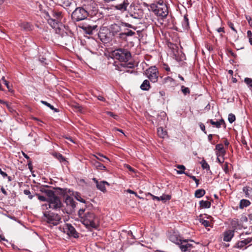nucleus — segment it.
I'll use <instances>...</instances> for the list:
<instances>
[{
    "instance_id": "nucleus-1",
    "label": "nucleus",
    "mask_w": 252,
    "mask_h": 252,
    "mask_svg": "<svg viewBox=\"0 0 252 252\" xmlns=\"http://www.w3.org/2000/svg\"><path fill=\"white\" fill-rule=\"evenodd\" d=\"M90 205H85V208H80L78 215L81 222L87 227L96 228L99 224V220L95 215L88 209Z\"/></svg>"
},
{
    "instance_id": "nucleus-2",
    "label": "nucleus",
    "mask_w": 252,
    "mask_h": 252,
    "mask_svg": "<svg viewBox=\"0 0 252 252\" xmlns=\"http://www.w3.org/2000/svg\"><path fill=\"white\" fill-rule=\"evenodd\" d=\"M45 18L51 27L55 29L56 32L60 30L62 26V20L63 18V12L56 8H51L49 11H44Z\"/></svg>"
},
{
    "instance_id": "nucleus-3",
    "label": "nucleus",
    "mask_w": 252,
    "mask_h": 252,
    "mask_svg": "<svg viewBox=\"0 0 252 252\" xmlns=\"http://www.w3.org/2000/svg\"><path fill=\"white\" fill-rule=\"evenodd\" d=\"M112 55L114 59L119 60L121 62H124V63H121L122 66L132 68L134 67V64L132 63H126L131 58L130 52L125 48H118L114 50Z\"/></svg>"
},
{
    "instance_id": "nucleus-4",
    "label": "nucleus",
    "mask_w": 252,
    "mask_h": 252,
    "mask_svg": "<svg viewBox=\"0 0 252 252\" xmlns=\"http://www.w3.org/2000/svg\"><path fill=\"white\" fill-rule=\"evenodd\" d=\"M132 29L136 30V27L132 25L125 22H122L120 27H118V30L120 31V32L117 35V38L123 41H127L128 37L135 35V32L129 29Z\"/></svg>"
},
{
    "instance_id": "nucleus-5",
    "label": "nucleus",
    "mask_w": 252,
    "mask_h": 252,
    "mask_svg": "<svg viewBox=\"0 0 252 252\" xmlns=\"http://www.w3.org/2000/svg\"><path fill=\"white\" fill-rule=\"evenodd\" d=\"M152 11L158 16L166 18L168 14V9L166 3L163 0H159L150 6Z\"/></svg>"
},
{
    "instance_id": "nucleus-6",
    "label": "nucleus",
    "mask_w": 252,
    "mask_h": 252,
    "mask_svg": "<svg viewBox=\"0 0 252 252\" xmlns=\"http://www.w3.org/2000/svg\"><path fill=\"white\" fill-rule=\"evenodd\" d=\"M89 11L86 6L76 7L72 12L71 19L75 22H79L86 19L89 15Z\"/></svg>"
},
{
    "instance_id": "nucleus-7",
    "label": "nucleus",
    "mask_w": 252,
    "mask_h": 252,
    "mask_svg": "<svg viewBox=\"0 0 252 252\" xmlns=\"http://www.w3.org/2000/svg\"><path fill=\"white\" fill-rule=\"evenodd\" d=\"M43 220L47 223L54 226L62 222V217L57 213L51 211H45L43 212Z\"/></svg>"
},
{
    "instance_id": "nucleus-8",
    "label": "nucleus",
    "mask_w": 252,
    "mask_h": 252,
    "mask_svg": "<svg viewBox=\"0 0 252 252\" xmlns=\"http://www.w3.org/2000/svg\"><path fill=\"white\" fill-rule=\"evenodd\" d=\"M145 75L152 83H157L159 77V71L156 66L149 67L145 71Z\"/></svg>"
},
{
    "instance_id": "nucleus-9",
    "label": "nucleus",
    "mask_w": 252,
    "mask_h": 252,
    "mask_svg": "<svg viewBox=\"0 0 252 252\" xmlns=\"http://www.w3.org/2000/svg\"><path fill=\"white\" fill-rule=\"evenodd\" d=\"M49 207L53 210H57L62 207V203L60 198L54 193L53 195L47 198Z\"/></svg>"
},
{
    "instance_id": "nucleus-10",
    "label": "nucleus",
    "mask_w": 252,
    "mask_h": 252,
    "mask_svg": "<svg viewBox=\"0 0 252 252\" xmlns=\"http://www.w3.org/2000/svg\"><path fill=\"white\" fill-rule=\"evenodd\" d=\"M75 39L71 33L63 32L60 38V43L64 45L70 47L73 45Z\"/></svg>"
},
{
    "instance_id": "nucleus-11",
    "label": "nucleus",
    "mask_w": 252,
    "mask_h": 252,
    "mask_svg": "<svg viewBox=\"0 0 252 252\" xmlns=\"http://www.w3.org/2000/svg\"><path fill=\"white\" fill-rule=\"evenodd\" d=\"M63 231L69 237H72L74 238L79 237V233L71 224L66 223L63 227Z\"/></svg>"
},
{
    "instance_id": "nucleus-12",
    "label": "nucleus",
    "mask_w": 252,
    "mask_h": 252,
    "mask_svg": "<svg viewBox=\"0 0 252 252\" xmlns=\"http://www.w3.org/2000/svg\"><path fill=\"white\" fill-rule=\"evenodd\" d=\"M64 202L67 209L69 210V212H67V213L70 214L75 211L77 203L74 200L73 198L67 195L65 197Z\"/></svg>"
},
{
    "instance_id": "nucleus-13",
    "label": "nucleus",
    "mask_w": 252,
    "mask_h": 252,
    "mask_svg": "<svg viewBox=\"0 0 252 252\" xmlns=\"http://www.w3.org/2000/svg\"><path fill=\"white\" fill-rule=\"evenodd\" d=\"M189 241L193 242L191 240L184 239L181 241V244L178 245L182 252H190L193 248L192 244L189 243Z\"/></svg>"
},
{
    "instance_id": "nucleus-14",
    "label": "nucleus",
    "mask_w": 252,
    "mask_h": 252,
    "mask_svg": "<svg viewBox=\"0 0 252 252\" xmlns=\"http://www.w3.org/2000/svg\"><path fill=\"white\" fill-rule=\"evenodd\" d=\"M59 189L60 190L62 191V193L64 195L67 193V192L71 194L70 192H72L71 194L74 196L76 200L86 204V200L82 198L81 194L79 192L77 191L73 192V191H71L70 189Z\"/></svg>"
},
{
    "instance_id": "nucleus-15",
    "label": "nucleus",
    "mask_w": 252,
    "mask_h": 252,
    "mask_svg": "<svg viewBox=\"0 0 252 252\" xmlns=\"http://www.w3.org/2000/svg\"><path fill=\"white\" fill-rule=\"evenodd\" d=\"M92 180L96 184V188L103 192L106 191L105 186H110V184L106 181H102L99 182L95 178H93Z\"/></svg>"
},
{
    "instance_id": "nucleus-16",
    "label": "nucleus",
    "mask_w": 252,
    "mask_h": 252,
    "mask_svg": "<svg viewBox=\"0 0 252 252\" xmlns=\"http://www.w3.org/2000/svg\"><path fill=\"white\" fill-rule=\"evenodd\" d=\"M161 84L168 87H173L176 85V81L171 77L167 76L162 78Z\"/></svg>"
},
{
    "instance_id": "nucleus-17",
    "label": "nucleus",
    "mask_w": 252,
    "mask_h": 252,
    "mask_svg": "<svg viewBox=\"0 0 252 252\" xmlns=\"http://www.w3.org/2000/svg\"><path fill=\"white\" fill-rule=\"evenodd\" d=\"M84 32L88 34H93V31L95 30L97 28L96 25L91 26L90 25H83L79 26Z\"/></svg>"
},
{
    "instance_id": "nucleus-18",
    "label": "nucleus",
    "mask_w": 252,
    "mask_h": 252,
    "mask_svg": "<svg viewBox=\"0 0 252 252\" xmlns=\"http://www.w3.org/2000/svg\"><path fill=\"white\" fill-rule=\"evenodd\" d=\"M91 162L92 165L97 170H107L106 167L96 159L92 158Z\"/></svg>"
},
{
    "instance_id": "nucleus-19",
    "label": "nucleus",
    "mask_w": 252,
    "mask_h": 252,
    "mask_svg": "<svg viewBox=\"0 0 252 252\" xmlns=\"http://www.w3.org/2000/svg\"><path fill=\"white\" fill-rule=\"evenodd\" d=\"M234 230H228L224 232L223 240L225 242H229L234 235Z\"/></svg>"
},
{
    "instance_id": "nucleus-20",
    "label": "nucleus",
    "mask_w": 252,
    "mask_h": 252,
    "mask_svg": "<svg viewBox=\"0 0 252 252\" xmlns=\"http://www.w3.org/2000/svg\"><path fill=\"white\" fill-rule=\"evenodd\" d=\"M18 25L21 30L26 32L32 31L33 28V26L30 23L27 22H20L18 24Z\"/></svg>"
},
{
    "instance_id": "nucleus-21",
    "label": "nucleus",
    "mask_w": 252,
    "mask_h": 252,
    "mask_svg": "<svg viewBox=\"0 0 252 252\" xmlns=\"http://www.w3.org/2000/svg\"><path fill=\"white\" fill-rule=\"evenodd\" d=\"M216 150L217 151L216 155L218 157H223L225 155L226 152L222 144H217L216 145Z\"/></svg>"
},
{
    "instance_id": "nucleus-22",
    "label": "nucleus",
    "mask_w": 252,
    "mask_h": 252,
    "mask_svg": "<svg viewBox=\"0 0 252 252\" xmlns=\"http://www.w3.org/2000/svg\"><path fill=\"white\" fill-rule=\"evenodd\" d=\"M59 4L64 8L67 9L73 5V0H58Z\"/></svg>"
},
{
    "instance_id": "nucleus-23",
    "label": "nucleus",
    "mask_w": 252,
    "mask_h": 252,
    "mask_svg": "<svg viewBox=\"0 0 252 252\" xmlns=\"http://www.w3.org/2000/svg\"><path fill=\"white\" fill-rule=\"evenodd\" d=\"M169 240L173 243L179 245V244H181V242L182 240L180 237L177 234L175 233H173L172 234L170 235L169 237Z\"/></svg>"
},
{
    "instance_id": "nucleus-24",
    "label": "nucleus",
    "mask_w": 252,
    "mask_h": 252,
    "mask_svg": "<svg viewBox=\"0 0 252 252\" xmlns=\"http://www.w3.org/2000/svg\"><path fill=\"white\" fill-rule=\"evenodd\" d=\"M47 187V186L41 187L40 188L39 190L44 193L47 196V198H49L51 196L53 195L55 192L52 190L46 189L45 187Z\"/></svg>"
},
{
    "instance_id": "nucleus-25",
    "label": "nucleus",
    "mask_w": 252,
    "mask_h": 252,
    "mask_svg": "<svg viewBox=\"0 0 252 252\" xmlns=\"http://www.w3.org/2000/svg\"><path fill=\"white\" fill-rule=\"evenodd\" d=\"M127 17H131L133 19L140 20L142 18V14L136 12H129L126 15Z\"/></svg>"
},
{
    "instance_id": "nucleus-26",
    "label": "nucleus",
    "mask_w": 252,
    "mask_h": 252,
    "mask_svg": "<svg viewBox=\"0 0 252 252\" xmlns=\"http://www.w3.org/2000/svg\"><path fill=\"white\" fill-rule=\"evenodd\" d=\"M140 88L143 91H149L151 88V85L149 81L147 79L145 80L141 84Z\"/></svg>"
},
{
    "instance_id": "nucleus-27",
    "label": "nucleus",
    "mask_w": 252,
    "mask_h": 252,
    "mask_svg": "<svg viewBox=\"0 0 252 252\" xmlns=\"http://www.w3.org/2000/svg\"><path fill=\"white\" fill-rule=\"evenodd\" d=\"M188 15L185 14L184 16L183 20L182 22V25L184 30H188L189 28V20L188 18Z\"/></svg>"
},
{
    "instance_id": "nucleus-28",
    "label": "nucleus",
    "mask_w": 252,
    "mask_h": 252,
    "mask_svg": "<svg viewBox=\"0 0 252 252\" xmlns=\"http://www.w3.org/2000/svg\"><path fill=\"white\" fill-rule=\"evenodd\" d=\"M94 156L95 157V159H96V160H98L100 161H101L103 162H105L106 161V160H107L108 161H110V159L107 157H106L105 156H104L103 155H102L100 153H98V154H97L96 156L94 155Z\"/></svg>"
},
{
    "instance_id": "nucleus-29",
    "label": "nucleus",
    "mask_w": 252,
    "mask_h": 252,
    "mask_svg": "<svg viewBox=\"0 0 252 252\" xmlns=\"http://www.w3.org/2000/svg\"><path fill=\"white\" fill-rule=\"evenodd\" d=\"M199 205L201 208H210L211 203L209 201L202 200L199 201Z\"/></svg>"
},
{
    "instance_id": "nucleus-30",
    "label": "nucleus",
    "mask_w": 252,
    "mask_h": 252,
    "mask_svg": "<svg viewBox=\"0 0 252 252\" xmlns=\"http://www.w3.org/2000/svg\"><path fill=\"white\" fill-rule=\"evenodd\" d=\"M251 204V202L247 199H243L240 200L239 207L240 209H243L249 206Z\"/></svg>"
},
{
    "instance_id": "nucleus-31",
    "label": "nucleus",
    "mask_w": 252,
    "mask_h": 252,
    "mask_svg": "<svg viewBox=\"0 0 252 252\" xmlns=\"http://www.w3.org/2000/svg\"><path fill=\"white\" fill-rule=\"evenodd\" d=\"M53 156L56 158L57 159H58L61 162H67L65 158H64L63 156L60 154L58 153H55L53 154Z\"/></svg>"
},
{
    "instance_id": "nucleus-32",
    "label": "nucleus",
    "mask_w": 252,
    "mask_h": 252,
    "mask_svg": "<svg viewBox=\"0 0 252 252\" xmlns=\"http://www.w3.org/2000/svg\"><path fill=\"white\" fill-rule=\"evenodd\" d=\"M205 191L203 189H198L195 191L194 196L196 198H200L204 195Z\"/></svg>"
},
{
    "instance_id": "nucleus-33",
    "label": "nucleus",
    "mask_w": 252,
    "mask_h": 252,
    "mask_svg": "<svg viewBox=\"0 0 252 252\" xmlns=\"http://www.w3.org/2000/svg\"><path fill=\"white\" fill-rule=\"evenodd\" d=\"M112 28L113 29V31H112L113 35L114 36H116L117 37V35L120 32V31H119L118 30V27H120V26H119L117 25V24H114V25H112Z\"/></svg>"
},
{
    "instance_id": "nucleus-34",
    "label": "nucleus",
    "mask_w": 252,
    "mask_h": 252,
    "mask_svg": "<svg viewBox=\"0 0 252 252\" xmlns=\"http://www.w3.org/2000/svg\"><path fill=\"white\" fill-rule=\"evenodd\" d=\"M41 102L42 104H44L45 105L47 106V107H49L51 110H53L54 112H59V110L58 109L55 108L53 105H52L51 104H50V103L47 102V101H44V100H41Z\"/></svg>"
},
{
    "instance_id": "nucleus-35",
    "label": "nucleus",
    "mask_w": 252,
    "mask_h": 252,
    "mask_svg": "<svg viewBox=\"0 0 252 252\" xmlns=\"http://www.w3.org/2000/svg\"><path fill=\"white\" fill-rule=\"evenodd\" d=\"M200 164H201L202 168L203 169L209 170L210 166L207 162L205 160L204 158L200 162Z\"/></svg>"
},
{
    "instance_id": "nucleus-36",
    "label": "nucleus",
    "mask_w": 252,
    "mask_h": 252,
    "mask_svg": "<svg viewBox=\"0 0 252 252\" xmlns=\"http://www.w3.org/2000/svg\"><path fill=\"white\" fill-rule=\"evenodd\" d=\"M158 135L162 138H163L166 135V132L164 131L162 127L158 128Z\"/></svg>"
},
{
    "instance_id": "nucleus-37",
    "label": "nucleus",
    "mask_w": 252,
    "mask_h": 252,
    "mask_svg": "<svg viewBox=\"0 0 252 252\" xmlns=\"http://www.w3.org/2000/svg\"><path fill=\"white\" fill-rule=\"evenodd\" d=\"M246 245L243 240L239 241L235 244V245L234 246V248L241 249L244 247Z\"/></svg>"
},
{
    "instance_id": "nucleus-38",
    "label": "nucleus",
    "mask_w": 252,
    "mask_h": 252,
    "mask_svg": "<svg viewBox=\"0 0 252 252\" xmlns=\"http://www.w3.org/2000/svg\"><path fill=\"white\" fill-rule=\"evenodd\" d=\"M171 196L169 195L163 194L162 196L159 197V201L161 200L163 202H166L167 200L171 199Z\"/></svg>"
},
{
    "instance_id": "nucleus-39",
    "label": "nucleus",
    "mask_w": 252,
    "mask_h": 252,
    "mask_svg": "<svg viewBox=\"0 0 252 252\" xmlns=\"http://www.w3.org/2000/svg\"><path fill=\"white\" fill-rule=\"evenodd\" d=\"M199 222L201 223L205 227H208L210 226V221L207 220H204V219H200Z\"/></svg>"
},
{
    "instance_id": "nucleus-40",
    "label": "nucleus",
    "mask_w": 252,
    "mask_h": 252,
    "mask_svg": "<svg viewBox=\"0 0 252 252\" xmlns=\"http://www.w3.org/2000/svg\"><path fill=\"white\" fill-rule=\"evenodd\" d=\"M181 91L185 95L190 94V90L189 88L186 87L184 86H181Z\"/></svg>"
},
{
    "instance_id": "nucleus-41",
    "label": "nucleus",
    "mask_w": 252,
    "mask_h": 252,
    "mask_svg": "<svg viewBox=\"0 0 252 252\" xmlns=\"http://www.w3.org/2000/svg\"><path fill=\"white\" fill-rule=\"evenodd\" d=\"M235 120L236 117L233 114L230 113L228 115V120L230 123H233L235 121Z\"/></svg>"
},
{
    "instance_id": "nucleus-42",
    "label": "nucleus",
    "mask_w": 252,
    "mask_h": 252,
    "mask_svg": "<svg viewBox=\"0 0 252 252\" xmlns=\"http://www.w3.org/2000/svg\"><path fill=\"white\" fill-rule=\"evenodd\" d=\"M231 224L233 228L232 230H234L235 231L237 229V226L239 225L238 221L237 220H233Z\"/></svg>"
},
{
    "instance_id": "nucleus-43",
    "label": "nucleus",
    "mask_w": 252,
    "mask_h": 252,
    "mask_svg": "<svg viewBox=\"0 0 252 252\" xmlns=\"http://www.w3.org/2000/svg\"><path fill=\"white\" fill-rule=\"evenodd\" d=\"M106 114L116 120H118L119 118L118 115L115 114L114 113L110 111H107Z\"/></svg>"
},
{
    "instance_id": "nucleus-44",
    "label": "nucleus",
    "mask_w": 252,
    "mask_h": 252,
    "mask_svg": "<svg viewBox=\"0 0 252 252\" xmlns=\"http://www.w3.org/2000/svg\"><path fill=\"white\" fill-rule=\"evenodd\" d=\"M1 80L2 81L3 83L6 86V87H7V88L8 89L9 91H10L11 90V88L9 85L8 81H7V80H5V77L4 76H2V77L1 78Z\"/></svg>"
},
{
    "instance_id": "nucleus-45",
    "label": "nucleus",
    "mask_w": 252,
    "mask_h": 252,
    "mask_svg": "<svg viewBox=\"0 0 252 252\" xmlns=\"http://www.w3.org/2000/svg\"><path fill=\"white\" fill-rule=\"evenodd\" d=\"M243 192L245 193L246 197H249L250 194L249 191H250L249 189V187H244L243 189Z\"/></svg>"
},
{
    "instance_id": "nucleus-46",
    "label": "nucleus",
    "mask_w": 252,
    "mask_h": 252,
    "mask_svg": "<svg viewBox=\"0 0 252 252\" xmlns=\"http://www.w3.org/2000/svg\"><path fill=\"white\" fill-rule=\"evenodd\" d=\"M222 169L224 172L227 174L228 173V163L226 162L224 163V165L222 166Z\"/></svg>"
},
{
    "instance_id": "nucleus-47",
    "label": "nucleus",
    "mask_w": 252,
    "mask_h": 252,
    "mask_svg": "<svg viewBox=\"0 0 252 252\" xmlns=\"http://www.w3.org/2000/svg\"><path fill=\"white\" fill-rule=\"evenodd\" d=\"M24 193L25 194V195H28V197L30 199H32L33 196L31 195V193L30 191V190H28V189H25L24 190Z\"/></svg>"
},
{
    "instance_id": "nucleus-48",
    "label": "nucleus",
    "mask_w": 252,
    "mask_h": 252,
    "mask_svg": "<svg viewBox=\"0 0 252 252\" xmlns=\"http://www.w3.org/2000/svg\"><path fill=\"white\" fill-rule=\"evenodd\" d=\"M35 195H36L38 197V199L40 200V201H47V198H46V197L43 196V195H41L38 193H35Z\"/></svg>"
},
{
    "instance_id": "nucleus-49",
    "label": "nucleus",
    "mask_w": 252,
    "mask_h": 252,
    "mask_svg": "<svg viewBox=\"0 0 252 252\" xmlns=\"http://www.w3.org/2000/svg\"><path fill=\"white\" fill-rule=\"evenodd\" d=\"M227 24H228V26H229V27L232 30H233L235 32L237 33V30H236V29L234 28V24L231 22H228L227 23Z\"/></svg>"
},
{
    "instance_id": "nucleus-50",
    "label": "nucleus",
    "mask_w": 252,
    "mask_h": 252,
    "mask_svg": "<svg viewBox=\"0 0 252 252\" xmlns=\"http://www.w3.org/2000/svg\"><path fill=\"white\" fill-rule=\"evenodd\" d=\"M177 173L179 174H185L186 176H188L189 178L191 176V175L190 174L189 172H185V171H177Z\"/></svg>"
},
{
    "instance_id": "nucleus-51",
    "label": "nucleus",
    "mask_w": 252,
    "mask_h": 252,
    "mask_svg": "<svg viewBox=\"0 0 252 252\" xmlns=\"http://www.w3.org/2000/svg\"><path fill=\"white\" fill-rule=\"evenodd\" d=\"M176 167L180 169L179 171H185L186 169L185 166L183 165H177Z\"/></svg>"
},
{
    "instance_id": "nucleus-52",
    "label": "nucleus",
    "mask_w": 252,
    "mask_h": 252,
    "mask_svg": "<svg viewBox=\"0 0 252 252\" xmlns=\"http://www.w3.org/2000/svg\"><path fill=\"white\" fill-rule=\"evenodd\" d=\"M199 126H200V129L205 133L206 134L207 132H206V131L205 130V126H204V125L202 123H200L199 124Z\"/></svg>"
},
{
    "instance_id": "nucleus-53",
    "label": "nucleus",
    "mask_w": 252,
    "mask_h": 252,
    "mask_svg": "<svg viewBox=\"0 0 252 252\" xmlns=\"http://www.w3.org/2000/svg\"><path fill=\"white\" fill-rule=\"evenodd\" d=\"M0 103L1 104H5L6 107L9 109V110L11 111V107L10 106V105L7 102H5L4 101H3V100L0 99Z\"/></svg>"
},
{
    "instance_id": "nucleus-54",
    "label": "nucleus",
    "mask_w": 252,
    "mask_h": 252,
    "mask_svg": "<svg viewBox=\"0 0 252 252\" xmlns=\"http://www.w3.org/2000/svg\"><path fill=\"white\" fill-rule=\"evenodd\" d=\"M147 195H150V196H152V199H153V200H155V199H156V200H157L158 201H159V197L155 196V195H154L152 194L151 193H148L147 194Z\"/></svg>"
},
{
    "instance_id": "nucleus-55",
    "label": "nucleus",
    "mask_w": 252,
    "mask_h": 252,
    "mask_svg": "<svg viewBox=\"0 0 252 252\" xmlns=\"http://www.w3.org/2000/svg\"><path fill=\"white\" fill-rule=\"evenodd\" d=\"M28 165L29 169L30 170V171H32V161L31 159H30L28 161Z\"/></svg>"
},
{
    "instance_id": "nucleus-56",
    "label": "nucleus",
    "mask_w": 252,
    "mask_h": 252,
    "mask_svg": "<svg viewBox=\"0 0 252 252\" xmlns=\"http://www.w3.org/2000/svg\"><path fill=\"white\" fill-rule=\"evenodd\" d=\"M97 99L101 101L105 102L106 101L105 98L101 95H99L97 96Z\"/></svg>"
},
{
    "instance_id": "nucleus-57",
    "label": "nucleus",
    "mask_w": 252,
    "mask_h": 252,
    "mask_svg": "<svg viewBox=\"0 0 252 252\" xmlns=\"http://www.w3.org/2000/svg\"><path fill=\"white\" fill-rule=\"evenodd\" d=\"M0 174L3 178L8 177L7 174L5 172L2 171L1 168H0Z\"/></svg>"
},
{
    "instance_id": "nucleus-58",
    "label": "nucleus",
    "mask_w": 252,
    "mask_h": 252,
    "mask_svg": "<svg viewBox=\"0 0 252 252\" xmlns=\"http://www.w3.org/2000/svg\"><path fill=\"white\" fill-rule=\"evenodd\" d=\"M228 52L233 57L235 58L237 57V55L232 50H228Z\"/></svg>"
},
{
    "instance_id": "nucleus-59",
    "label": "nucleus",
    "mask_w": 252,
    "mask_h": 252,
    "mask_svg": "<svg viewBox=\"0 0 252 252\" xmlns=\"http://www.w3.org/2000/svg\"><path fill=\"white\" fill-rule=\"evenodd\" d=\"M127 191L128 192H129V193L133 194H135L136 196H137V197H138L140 198V197H139V196H138L137 195V194L136 192H135V191H133V190H131V189H127Z\"/></svg>"
},
{
    "instance_id": "nucleus-60",
    "label": "nucleus",
    "mask_w": 252,
    "mask_h": 252,
    "mask_svg": "<svg viewBox=\"0 0 252 252\" xmlns=\"http://www.w3.org/2000/svg\"><path fill=\"white\" fill-rule=\"evenodd\" d=\"M214 126H215L217 128H220V122L218 121L215 122Z\"/></svg>"
},
{
    "instance_id": "nucleus-61",
    "label": "nucleus",
    "mask_w": 252,
    "mask_h": 252,
    "mask_svg": "<svg viewBox=\"0 0 252 252\" xmlns=\"http://www.w3.org/2000/svg\"><path fill=\"white\" fill-rule=\"evenodd\" d=\"M247 36L248 38L252 37V32L251 31H248Z\"/></svg>"
},
{
    "instance_id": "nucleus-62",
    "label": "nucleus",
    "mask_w": 252,
    "mask_h": 252,
    "mask_svg": "<svg viewBox=\"0 0 252 252\" xmlns=\"http://www.w3.org/2000/svg\"><path fill=\"white\" fill-rule=\"evenodd\" d=\"M242 144L245 147H247L248 146H247V141H246L245 139H242Z\"/></svg>"
},
{
    "instance_id": "nucleus-63",
    "label": "nucleus",
    "mask_w": 252,
    "mask_h": 252,
    "mask_svg": "<svg viewBox=\"0 0 252 252\" xmlns=\"http://www.w3.org/2000/svg\"><path fill=\"white\" fill-rule=\"evenodd\" d=\"M164 69L167 71H169L170 70V67L168 66L167 64H164Z\"/></svg>"
},
{
    "instance_id": "nucleus-64",
    "label": "nucleus",
    "mask_w": 252,
    "mask_h": 252,
    "mask_svg": "<svg viewBox=\"0 0 252 252\" xmlns=\"http://www.w3.org/2000/svg\"><path fill=\"white\" fill-rule=\"evenodd\" d=\"M218 32H224V28H219L217 30Z\"/></svg>"
}]
</instances>
